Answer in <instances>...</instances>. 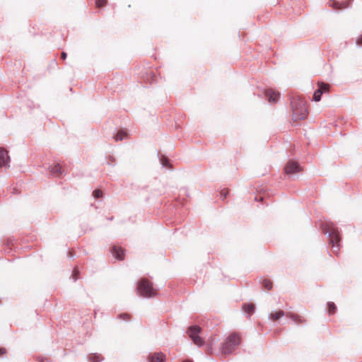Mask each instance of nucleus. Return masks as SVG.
Masks as SVG:
<instances>
[{
  "instance_id": "obj_1",
  "label": "nucleus",
  "mask_w": 362,
  "mask_h": 362,
  "mask_svg": "<svg viewBox=\"0 0 362 362\" xmlns=\"http://www.w3.org/2000/svg\"><path fill=\"white\" fill-rule=\"evenodd\" d=\"M322 228L325 234L329 238V244L332 246V252L337 255L340 247V238L338 228L332 222L324 223Z\"/></svg>"
},
{
  "instance_id": "obj_2",
  "label": "nucleus",
  "mask_w": 362,
  "mask_h": 362,
  "mask_svg": "<svg viewBox=\"0 0 362 362\" xmlns=\"http://www.w3.org/2000/svg\"><path fill=\"white\" fill-rule=\"evenodd\" d=\"M291 108L294 121L302 120L307 117V103L301 98H294L291 100Z\"/></svg>"
},
{
  "instance_id": "obj_3",
  "label": "nucleus",
  "mask_w": 362,
  "mask_h": 362,
  "mask_svg": "<svg viewBox=\"0 0 362 362\" xmlns=\"http://www.w3.org/2000/svg\"><path fill=\"white\" fill-rule=\"evenodd\" d=\"M240 339L236 334H230L225 342L221 344V350L224 354H229L240 344Z\"/></svg>"
},
{
  "instance_id": "obj_4",
  "label": "nucleus",
  "mask_w": 362,
  "mask_h": 362,
  "mask_svg": "<svg viewBox=\"0 0 362 362\" xmlns=\"http://www.w3.org/2000/svg\"><path fill=\"white\" fill-rule=\"evenodd\" d=\"M136 288L139 294L146 298L154 296L156 293L153 288L152 284L146 279L139 281Z\"/></svg>"
},
{
  "instance_id": "obj_5",
  "label": "nucleus",
  "mask_w": 362,
  "mask_h": 362,
  "mask_svg": "<svg viewBox=\"0 0 362 362\" xmlns=\"http://www.w3.org/2000/svg\"><path fill=\"white\" fill-rule=\"evenodd\" d=\"M201 328L197 325L190 326L187 330L189 337L192 339L193 342L199 346L204 344L203 339L199 336Z\"/></svg>"
},
{
  "instance_id": "obj_6",
  "label": "nucleus",
  "mask_w": 362,
  "mask_h": 362,
  "mask_svg": "<svg viewBox=\"0 0 362 362\" xmlns=\"http://www.w3.org/2000/svg\"><path fill=\"white\" fill-rule=\"evenodd\" d=\"M300 170V167L298 164V163L289 160L284 168V172L286 175H293L295 173L299 172Z\"/></svg>"
},
{
  "instance_id": "obj_7",
  "label": "nucleus",
  "mask_w": 362,
  "mask_h": 362,
  "mask_svg": "<svg viewBox=\"0 0 362 362\" xmlns=\"http://www.w3.org/2000/svg\"><path fill=\"white\" fill-rule=\"evenodd\" d=\"M165 355L161 352L153 353L148 356V362H165Z\"/></svg>"
},
{
  "instance_id": "obj_8",
  "label": "nucleus",
  "mask_w": 362,
  "mask_h": 362,
  "mask_svg": "<svg viewBox=\"0 0 362 362\" xmlns=\"http://www.w3.org/2000/svg\"><path fill=\"white\" fill-rule=\"evenodd\" d=\"M9 161L10 157L8 155V151L3 148H0V167L7 166Z\"/></svg>"
},
{
  "instance_id": "obj_9",
  "label": "nucleus",
  "mask_w": 362,
  "mask_h": 362,
  "mask_svg": "<svg viewBox=\"0 0 362 362\" xmlns=\"http://www.w3.org/2000/svg\"><path fill=\"white\" fill-rule=\"evenodd\" d=\"M265 95L269 102L275 103L279 99L280 94L272 89H268L265 91Z\"/></svg>"
},
{
  "instance_id": "obj_10",
  "label": "nucleus",
  "mask_w": 362,
  "mask_h": 362,
  "mask_svg": "<svg viewBox=\"0 0 362 362\" xmlns=\"http://www.w3.org/2000/svg\"><path fill=\"white\" fill-rule=\"evenodd\" d=\"M112 253L113 257L119 260L124 259V252L121 247L114 246L112 248Z\"/></svg>"
},
{
  "instance_id": "obj_11",
  "label": "nucleus",
  "mask_w": 362,
  "mask_h": 362,
  "mask_svg": "<svg viewBox=\"0 0 362 362\" xmlns=\"http://www.w3.org/2000/svg\"><path fill=\"white\" fill-rule=\"evenodd\" d=\"M287 314H286L284 313V311L283 310H278V311H274V312H272L268 317L269 320H272V321H276L278 320L279 319H280L281 317H284V316H286Z\"/></svg>"
},
{
  "instance_id": "obj_12",
  "label": "nucleus",
  "mask_w": 362,
  "mask_h": 362,
  "mask_svg": "<svg viewBox=\"0 0 362 362\" xmlns=\"http://www.w3.org/2000/svg\"><path fill=\"white\" fill-rule=\"evenodd\" d=\"M49 170L53 176L60 175L63 173V171L59 164H56L53 166H49Z\"/></svg>"
},
{
  "instance_id": "obj_13",
  "label": "nucleus",
  "mask_w": 362,
  "mask_h": 362,
  "mask_svg": "<svg viewBox=\"0 0 362 362\" xmlns=\"http://www.w3.org/2000/svg\"><path fill=\"white\" fill-rule=\"evenodd\" d=\"M286 316L298 325L305 322V320L302 319L299 315L295 313H287Z\"/></svg>"
},
{
  "instance_id": "obj_14",
  "label": "nucleus",
  "mask_w": 362,
  "mask_h": 362,
  "mask_svg": "<svg viewBox=\"0 0 362 362\" xmlns=\"http://www.w3.org/2000/svg\"><path fill=\"white\" fill-rule=\"evenodd\" d=\"M243 308L244 311L249 315H251L252 313H253V312L255 311V305L252 303L245 304Z\"/></svg>"
},
{
  "instance_id": "obj_15",
  "label": "nucleus",
  "mask_w": 362,
  "mask_h": 362,
  "mask_svg": "<svg viewBox=\"0 0 362 362\" xmlns=\"http://www.w3.org/2000/svg\"><path fill=\"white\" fill-rule=\"evenodd\" d=\"M127 137V134L123 131L118 132L114 136L115 141H122Z\"/></svg>"
},
{
  "instance_id": "obj_16",
  "label": "nucleus",
  "mask_w": 362,
  "mask_h": 362,
  "mask_svg": "<svg viewBox=\"0 0 362 362\" xmlns=\"http://www.w3.org/2000/svg\"><path fill=\"white\" fill-rule=\"evenodd\" d=\"M89 362H100L103 358L100 355L91 354L88 356Z\"/></svg>"
},
{
  "instance_id": "obj_17",
  "label": "nucleus",
  "mask_w": 362,
  "mask_h": 362,
  "mask_svg": "<svg viewBox=\"0 0 362 362\" xmlns=\"http://www.w3.org/2000/svg\"><path fill=\"white\" fill-rule=\"evenodd\" d=\"M261 284L267 290H270L272 288V282L269 279H262Z\"/></svg>"
},
{
  "instance_id": "obj_18",
  "label": "nucleus",
  "mask_w": 362,
  "mask_h": 362,
  "mask_svg": "<svg viewBox=\"0 0 362 362\" xmlns=\"http://www.w3.org/2000/svg\"><path fill=\"white\" fill-rule=\"evenodd\" d=\"M329 86L327 83H324L322 82L318 83V88L321 89L322 93H327L329 90Z\"/></svg>"
},
{
  "instance_id": "obj_19",
  "label": "nucleus",
  "mask_w": 362,
  "mask_h": 362,
  "mask_svg": "<svg viewBox=\"0 0 362 362\" xmlns=\"http://www.w3.org/2000/svg\"><path fill=\"white\" fill-rule=\"evenodd\" d=\"M322 90L321 89H317L313 94V100L316 102H318L321 100L322 96Z\"/></svg>"
},
{
  "instance_id": "obj_20",
  "label": "nucleus",
  "mask_w": 362,
  "mask_h": 362,
  "mask_svg": "<svg viewBox=\"0 0 362 362\" xmlns=\"http://www.w3.org/2000/svg\"><path fill=\"white\" fill-rule=\"evenodd\" d=\"M327 306H328L329 314L332 315V314L334 313L335 310L337 308L335 304L333 302H329L327 303Z\"/></svg>"
},
{
  "instance_id": "obj_21",
  "label": "nucleus",
  "mask_w": 362,
  "mask_h": 362,
  "mask_svg": "<svg viewBox=\"0 0 362 362\" xmlns=\"http://www.w3.org/2000/svg\"><path fill=\"white\" fill-rule=\"evenodd\" d=\"M93 195L94 198H99V197H102L103 192L100 189H95L93 192Z\"/></svg>"
},
{
  "instance_id": "obj_22",
  "label": "nucleus",
  "mask_w": 362,
  "mask_h": 362,
  "mask_svg": "<svg viewBox=\"0 0 362 362\" xmlns=\"http://www.w3.org/2000/svg\"><path fill=\"white\" fill-rule=\"evenodd\" d=\"M95 4L98 7H102L106 4V0H96Z\"/></svg>"
},
{
  "instance_id": "obj_23",
  "label": "nucleus",
  "mask_w": 362,
  "mask_h": 362,
  "mask_svg": "<svg viewBox=\"0 0 362 362\" xmlns=\"http://www.w3.org/2000/svg\"><path fill=\"white\" fill-rule=\"evenodd\" d=\"M160 163L163 166H167L168 164V160L165 158H161Z\"/></svg>"
},
{
  "instance_id": "obj_24",
  "label": "nucleus",
  "mask_w": 362,
  "mask_h": 362,
  "mask_svg": "<svg viewBox=\"0 0 362 362\" xmlns=\"http://www.w3.org/2000/svg\"><path fill=\"white\" fill-rule=\"evenodd\" d=\"M119 317L123 320H127V319L129 318V315L127 314H125V313H123V314H121Z\"/></svg>"
},
{
  "instance_id": "obj_25",
  "label": "nucleus",
  "mask_w": 362,
  "mask_h": 362,
  "mask_svg": "<svg viewBox=\"0 0 362 362\" xmlns=\"http://www.w3.org/2000/svg\"><path fill=\"white\" fill-rule=\"evenodd\" d=\"M356 44L358 45H362V35L356 39Z\"/></svg>"
},
{
  "instance_id": "obj_26",
  "label": "nucleus",
  "mask_w": 362,
  "mask_h": 362,
  "mask_svg": "<svg viewBox=\"0 0 362 362\" xmlns=\"http://www.w3.org/2000/svg\"><path fill=\"white\" fill-rule=\"evenodd\" d=\"M333 6L335 7L337 9H341V6H339V4L337 2H334Z\"/></svg>"
},
{
  "instance_id": "obj_27",
  "label": "nucleus",
  "mask_w": 362,
  "mask_h": 362,
  "mask_svg": "<svg viewBox=\"0 0 362 362\" xmlns=\"http://www.w3.org/2000/svg\"><path fill=\"white\" fill-rule=\"evenodd\" d=\"M66 56H67V55H66V52H63L62 53L61 57H62V59H65L66 58Z\"/></svg>"
},
{
  "instance_id": "obj_28",
  "label": "nucleus",
  "mask_w": 362,
  "mask_h": 362,
  "mask_svg": "<svg viewBox=\"0 0 362 362\" xmlns=\"http://www.w3.org/2000/svg\"><path fill=\"white\" fill-rule=\"evenodd\" d=\"M4 352H5V349H2V348H0V355L4 354Z\"/></svg>"
},
{
  "instance_id": "obj_29",
  "label": "nucleus",
  "mask_w": 362,
  "mask_h": 362,
  "mask_svg": "<svg viewBox=\"0 0 362 362\" xmlns=\"http://www.w3.org/2000/svg\"><path fill=\"white\" fill-rule=\"evenodd\" d=\"M182 362H193V361H190V360H185V361H183Z\"/></svg>"
},
{
  "instance_id": "obj_30",
  "label": "nucleus",
  "mask_w": 362,
  "mask_h": 362,
  "mask_svg": "<svg viewBox=\"0 0 362 362\" xmlns=\"http://www.w3.org/2000/svg\"><path fill=\"white\" fill-rule=\"evenodd\" d=\"M221 197H223V198H225L226 197V194H224L223 195L221 194Z\"/></svg>"
},
{
  "instance_id": "obj_31",
  "label": "nucleus",
  "mask_w": 362,
  "mask_h": 362,
  "mask_svg": "<svg viewBox=\"0 0 362 362\" xmlns=\"http://www.w3.org/2000/svg\"><path fill=\"white\" fill-rule=\"evenodd\" d=\"M74 281H76V277H74Z\"/></svg>"
}]
</instances>
